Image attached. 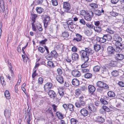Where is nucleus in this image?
Wrapping results in <instances>:
<instances>
[{
	"label": "nucleus",
	"instance_id": "f257e3e1",
	"mask_svg": "<svg viewBox=\"0 0 124 124\" xmlns=\"http://www.w3.org/2000/svg\"><path fill=\"white\" fill-rule=\"evenodd\" d=\"M94 52L93 50L89 47H85V50H82L80 51L81 59L85 62V63L81 65L82 68H86L88 66V64L87 62L89 60V55L93 54Z\"/></svg>",
	"mask_w": 124,
	"mask_h": 124
},
{
	"label": "nucleus",
	"instance_id": "f03ea898",
	"mask_svg": "<svg viewBox=\"0 0 124 124\" xmlns=\"http://www.w3.org/2000/svg\"><path fill=\"white\" fill-rule=\"evenodd\" d=\"M84 97L81 96L79 98V102L75 103V105L78 108L81 107V106H83L85 105V102L83 100Z\"/></svg>",
	"mask_w": 124,
	"mask_h": 124
},
{
	"label": "nucleus",
	"instance_id": "7ed1b4c3",
	"mask_svg": "<svg viewBox=\"0 0 124 124\" xmlns=\"http://www.w3.org/2000/svg\"><path fill=\"white\" fill-rule=\"evenodd\" d=\"M93 15V13L92 11H90L88 12H87V13L84 16V18L85 20L90 21L91 20Z\"/></svg>",
	"mask_w": 124,
	"mask_h": 124
},
{
	"label": "nucleus",
	"instance_id": "20e7f679",
	"mask_svg": "<svg viewBox=\"0 0 124 124\" xmlns=\"http://www.w3.org/2000/svg\"><path fill=\"white\" fill-rule=\"evenodd\" d=\"M63 8L64 11L66 12H70V5L69 3L67 2H64L63 3Z\"/></svg>",
	"mask_w": 124,
	"mask_h": 124
},
{
	"label": "nucleus",
	"instance_id": "39448f33",
	"mask_svg": "<svg viewBox=\"0 0 124 124\" xmlns=\"http://www.w3.org/2000/svg\"><path fill=\"white\" fill-rule=\"evenodd\" d=\"M24 113V117L25 119H26L27 118V122L28 124H31L30 122L31 121L32 119V116L31 114L29 112H28L26 114V111H25Z\"/></svg>",
	"mask_w": 124,
	"mask_h": 124
},
{
	"label": "nucleus",
	"instance_id": "423d86ee",
	"mask_svg": "<svg viewBox=\"0 0 124 124\" xmlns=\"http://www.w3.org/2000/svg\"><path fill=\"white\" fill-rule=\"evenodd\" d=\"M97 85L99 87L103 88L105 89H107L109 88L108 86L107 85L101 81L98 82L97 83Z\"/></svg>",
	"mask_w": 124,
	"mask_h": 124
},
{
	"label": "nucleus",
	"instance_id": "0eeeda50",
	"mask_svg": "<svg viewBox=\"0 0 124 124\" xmlns=\"http://www.w3.org/2000/svg\"><path fill=\"white\" fill-rule=\"evenodd\" d=\"M50 21V17L47 16H46L44 18V23L45 27L46 28L47 27L48 23Z\"/></svg>",
	"mask_w": 124,
	"mask_h": 124
},
{
	"label": "nucleus",
	"instance_id": "6e6552de",
	"mask_svg": "<svg viewBox=\"0 0 124 124\" xmlns=\"http://www.w3.org/2000/svg\"><path fill=\"white\" fill-rule=\"evenodd\" d=\"M53 86L52 84L51 83H47L44 86L45 90L46 91L47 90H49L52 88Z\"/></svg>",
	"mask_w": 124,
	"mask_h": 124
},
{
	"label": "nucleus",
	"instance_id": "1a4fd4ad",
	"mask_svg": "<svg viewBox=\"0 0 124 124\" xmlns=\"http://www.w3.org/2000/svg\"><path fill=\"white\" fill-rule=\"evenodd\" d=\"M115 58L117 60H122L124 59V55L121 54H117L115 55Z\"/></svg>",
	"mask_w": 124,
	"mask_h": 124
},
{
	"label": "nucleus",
	"instance_id": "9d476101",
	"mask_svg": "<svg viewBox=\"0 0 124 124\" xmlns=\"http://www.w3.org/2000/svg\"><path fill=\"white\" fill-rule=\"evenodd\" d=\"M113 39L118 43H120L122 39V38L117 34L114 35Z\"/></svg>",
	"mask_w": 124,
	"mask_h": 124
},
{
	"label": "nucleus",
	"instance_id": "9b49d317",
	"mask_svg": "<svg viewBox=\"0 0 124 124\" xmlns=\"http://www.w3.org/2000/svg\"><path fill=\"white\" fill-rule=\"evenodd\" d=\"M48 94L51 98L54 99L56 96V94L55 92L53 90H49L48 93Z\"/></svg>",
	"mask_w": 124,
	"mask_h": 124
},
{
	"label": "nucleus",
	"instance_id": "f8f14e48",
	"mask_svg": "<svg viewBox=\"0 0 124 124\" xmlns=\"http://www.w3.org/2000/svg\"><path fill=\"white\" fill-rule=\"evenodd\" d=\"M4 115L6 118H9L11 115L10 110L6 109L4 112Z\"/></svg>",
	"mask_w": 124,
	"mask_h": 124
},
{
	"label": "nucleus",
	"instance_id": "ddd939ff",
	"mask_svg": "<svg viewBox=\"0 0 124 124\" xmlns=\"http://www.w3.org/2000/svg\"><path fill=\"white\" fill-rule=\"evenodd\" d=\"M72 74L73 76L75 77H79L81 75L80 72L77 70H74L72 71Z\"/></svg>",
	"mask_w": 124,
	"mask_h": 124
},
{
	"label": "nucleus",
	"instance_id": "4468645a",
	"mask_svg": "<svg viewBox=\"0 0 124 124\" xmlns=\"http://www.w3.org/2000/svg\"><path fill=\"white\" fill-rule=\"evenodd\" d=\"M80 112L81 115L84 117L87 116L88 114L87 110L85 108L82 109Z\"/></svg>",
	"mask_w": 124,
	"mask_h": 124
},
{
	"label": "nucleus",
	"instance_id": "2eb2a0df",
	"mask_svg": "<svg viewBox=\"0 0 124 124\" xmlns=\"http://www.w3.org/2000/svg\"><path fill=\"white\" fill-rule=\"evenodd\" d=\"M72 84L75 86H78L79 84V81L77 79H73L72 81Z\"/></svg>",
	"mask_w": 124,
	"mask_h": 124
},
{
	"label": "nucleus",
	"instance_id": "dca6fc26",
	"mask_svg": "<svg viewBox=\"0 0 124 124\" xmlns=\"http://www.w3.org/2000/svg\"><path fill=\"white\" fill-rule=\"evenodd\" d=\"M88 89L90 93L91 94H93L94 92L95 88L93 85H90L88 86Z\"/></svg>",
	"mask_w": 124,
	"mask_h": 124
},
{
	"label": "nucleus",
	"instance_id": "f3484780",
	"mask_svg": "<svg viewBox=\"0 0 124 124\" xmlns=\"http://www.w3.org/2000/svg\"><path fill=\"white\" fill-rule=\"evenodd\" d=\"M107 49L108 53L109 54H113L115 52L114 49L111 46H108L107 48Z\"/></svg>",
	"mask_w": 124,
	"mask_h": 124
},
{
	"label": "nucleus",
	"instance_id": "a211bd4d",
	"mask_svg": "<svg viewBox=\"0 0 124 124\" xmlns=\"http://www.w3.org/2000/svg\"><path fill=\"white\" fill-rule=\"evenodd\" d=\"M72 58L73 60L77 61L78 59L79 56L77 54L74 53L72 54Z\"/></svg>",
	"mask_w": 124,
	"mask_h": 124
},
{
	"label": "nucleus",
	"instance_id": "6ab92c4d",
	"mask_svg": "<svg viewBox=\"0 0 124 124\" xmlns=\"http://www.w3.org/2000/svg\"><path fill=\"white\" fill-rule=\"evenodd\" d=\"M5 10V7L4 2L0 3V11L3 12Z\"/></svg>",
	"mask_w": 124,
	"mask_h": 124
},
{
	"label": "nucleus",
	"instance_id": "aec40b11",
	"mask_svg": "<svg viewBox=\"0 0 124 124\" xmlns=\"http://www.w3.org/2000/svg\"><path fill=\"white\" fill-rule=\"evenodd\" d=\"M57 80L61 84L62 83L64 82L62 77L60 75H57L56 77Z\"/></svg>",
	"mask_w": 124,
	"mask_h": 124
},
{
	"label": "nucleus",
	"instance_id": "412c9836",
	"mask_svg": "<svg viewBox=\"0 0 124 124\" xmlns=\"http://www.w3.org/2000/svg\"><path fill=\"white\" fill-rule=\"evenodd\" d=\"M88 107V109L92 112H95L96 111V108L92 105H89Z\"/></svg>",
	"mask_w": 124,
	"mask_h": 124
},
{
	"label": "nucleus",
	"instance_id": "4be33fe9",
	"mask_svg": "<svg viewBox=\"0 0 124 124\" xmlns=\"http://www.w3.org/2000/svg\"><path fill=\"white\" fill-rule=\"evenodd\" d=\"M4 94L6 98L9 99L10 98V94L8 90H6L4 93Z\"/></svg>",
	"mask_w": 124,
	"mask_h": 124
},
{
	"label": "nucleus",
	"instance_id": "5701e85b",
	"mask_svg": "<svg viewBox=\"0 0 124 124\" xmlns=\"http://www.w3.org/2000/svg\"><path fill=\"white\" fill-rule=\"evenodd\" d=\"M97 121L99 122L103 123L104 121V119L101 116H98L97 117Z\"/></svg>",
	"mask_w": 124,
	"mask_h": 124
},
{
	"label": "nucleus",
	"instance_id": "b1692460",
	"mask_svg": "<svg viewBox=\"0 0 124 124\" xmlns=\"http://www.w3.org/2000/svg\"><path fill=\"white\" fill-rule=\"evenodd\" d=\"M36 10L37 12L39 14H41L44 10V9L41 7H37Z\"/></svg>",
	"mask_w": 124,
	"mask_h": 124
},
{
	"label": "nucleus",
	"instance_id": "393cba45",
	"mask_svg": "<svg viewBox=\"0 0 124 124\" xmlns=\"http://www.w3.org/2000/svg\"><path fill=\"white\" fill-rule=\"evenodd\" d=\"M70 121L71 124H76L78 122V120L74 118H71Z\"/></svg>",
	"mask_w": 124,
	"mask_h": 124
},
{
	"label": "nucleus",
	"instance_id": "a878e982",
	"mask_svg": "<svg viewBox=\"0 0 124 124\" xmlns=\"http://www.w3.org/2000/svg\"><path fill=\"white\" fill-rule=\"evenodd\" d=\"M94 48L96 51H98L100 49L101 46L99 45L96 44L94 45Z\"/></svg>",
	"mask_w": 124,
	"mask_h": 124
},
{
	"label": "nucleus",
	"instance_id": "bb28decb",
	"mask_svg": "<svg viewBox=\"0 0 124 124\" xmlns=\"http://www.w3.org/2000/svg\"><path fill=\"white\" fill-rule=\"evenodd\" d=\"M84 76L85 78H89L92 77V75L90 73H87L85 74Z\"/></svg>",
	"mask_w": 124,
	"mask_h": 124
},
{
	"label": "nucleus",
	"instance_id": "cd10ccee",
	"mask_svg": "<svg viewBox=\"0 0 124 124\" xmlns=\"http://www.w3.org/2000/svg\"><path fill=\"white\" fill-rule=\"evenodd\" d=\"M108 95L109 96L111 97H114L115 96V94L114 92L111 91H109L108 93Z\"/></svg>",
	"mask_w": 124,
	"mask_h": 124
},
{
	"label": "nucleus",
	"instance_id": "c85d7f7f",
	"mask_svg": "<svg viewBox=\"0 0 124 124\" xmlns=\"http://www.w3.org/2000/svg\"><path fill=\"white\" fill-rule=\"evenodd\" d=\"M111 73L112 76L114 77H116L119 75V72L116 70H113Z\"/></svg>",
	"mask_w": 124,
	"mask_h": 124
},
{
	"label": "nucleus",
	"instance_id": "c756f323",
	"mask_svg": "<svg viewBox=\"0 0 124 124\" xmlns=\"http://www.w3.org/2000/svg\"><path fill=\"white\" fill-rule=\"evenodd\" d=\"M56 115L59 119H62L63 118V116L62 114L59 112H57L56 113Z\"/></svg>",
	"mask_w": 124,
	"mask_h": 124
},
{
	"label": "nucleus",
	"instance_id": "7c9ffc66",
	"mask_svg": "<svg viewBox=\"0 0 124 124\" xmlns=\"http://www.w3.org/2000/svg\"><path fill=\"white\" fill-rule=\"evenodd\" d=\"M84 33L86 35L89 36L91 35L92 32L91 30L90 31L88 30H87L84 31Z\"/></svg>",
	"mask_w": 124,
	"mask_h": 124
},
{
	"label": "nucleus",
	"instance_id": "2f4dec72",
	"mask_svg": "<svg viewBox=\"0 0 124 124\" xmlns=\"http://www.w3.org/2000/svg\"><path fill=\"white\" fill-rule=\"evenodd\" d=\"M36 26L38 29L40 31H42L43 29L41 24L39 23H37L36 24Z\"/></svg>",
	"mask_w": 124,
	"mask_h": 124
},
{
	"label": "nucleus",
	"instance_id": "473e14b6",
	"mask_svg": "<svg viewBox=\"0 0 124 124\" xmlns=\"http://www.w3.org/2000/svg\"><path fill=\"white\" fill-rule=\"evenodd\" d=\"M100 67L98 65L95 66L93 68V70L95 72L99 71L100 69Z\"/></svg>",
	"mask_w": 124,
	"mask_h": 124
},
{
	"label": "nucleus",
	"instance_id": "72a5a7b5",
	"mask_svg": "<svg viewBox=\"0 0 124 124\" xmlns=\"http://www.w3.org/2000/svg\"><path fill=\"white\" fill-rule=\"evenodd\" d=\"M94 29L95 31L97 32H100L101 31V28L99 26L94 27Z\"/></svg>",
	"mask_w": 124,
	"mask_h": 124
},
{
	"label": "nucleus",
	"instance_id": "f704fd0d",
	"mask_svg": "<svg viewBox=\"0 0 124 124\" xmlns=\"http://www.w3.org/2000/svg\"><path fill=\"white\" fill-rule=\"evenodd\" d=\"M103 37H105L106 40H110L112 39V36L109 35H103Z\"/></svg>",
	"mask_w": 124,
	"mask_h": 124
},
{
	"label": "nucleus",
	"instance_id": "c9c22d12",
	"mask_svg": "<svg viewBox=\"0 0 124 124\" xmlns=\"http://www.w3.org/2000/svg\"><path fill=\"white\" fill-rule=\"evenodd\" d=\"M74 106L71 104H69L68 105V108H69L70 111H74Z\"/></svg>",
	"mask_w": 124,
	"mask_h": 124
},
{
	"label": "nucleus",
	"instance_id": "e433bc0d",
	"mask_svg": "<svg viewBox=\"0 0 124 124\" xmlns=\"http://www.w3.org/2000/svg\"><path fill=\"white\" fill-rule=\"evenodd\" d=\"M94 13L95 15L99 16L101 15L102 14V13L100 10H97L94 11Z\"/></svg>",
	"mask_w": 124,
	"mask_h": 124
},
{
	"label": "nucleus",
	"instance_id": "4c0bfd02",
	"mask_svg": "<svg viewBox=\"0 0 124 124\" xmlns=\"http://www.w3.org/2000/svg\"><path fill=\"white\" fill-rule=\"evenodd\" d=\"M4 77L3 76L0 77V80L1 83L3 86L5 85V82L4 79Z\"/></svg>",
	"mask_w": 124,
	"mask_h": 124
},
{
	"label": "nucleus",
	"instance_id": "58836bf2",
	"mask_svg": "<svg viewBox=\"0 0 124 124\" xmlns=\"http://www.w3.org/2000/svg\"><path fill=\"white\" fill-rule=\"evenodd\" d=\"M12 68L11 67H9V70L10 71V72L11 74V77L12 79L14 78L15 77L14 72L13 70H12Z\"/></svg>",
	"mask_w": 124,
	"mask_h": 124
},
{
	"label": "nucleus",
	"instance_id": "ea45409f",
	"mask_svg": "<svg viewBox=\"0 0 124 124\" xmlns=\"http://www.w3.org/2000/svg\"><path fill=\"white\" fill-rule=\"evenodd\" d=\"M75 93L76 95L79 96L81 93V91L79 89H77L75 90Z\"/></svg>",
	"mask_w": 124,
	"mask_h": 124
},
{
	"label": "nucleus",
	"instance_id": "a19ab883",
	"mask_svg": "<svg viewBox=\"0 0 124 124\" xmlns=\"http://www.w3.org/2000/svg\"><path fill=\"white\" fill-rule=\"evenodd\" d=\"M47 65L48 66L51 67H52L54 66V65L53 62L51 61H48L47 62Z\"/></svg>",
	"mask_w": 124,
	"mask_h": 124
},
{
	"label": "nucleus",
	"instance_id": "79ce46f5",
	"mask_svg": "<svg viewBox=\"0 0 124 124\" xmlns=\"http://www.w3.org/2000/svg\"><path fill=\"white\" fill-rule=\"evenodd\" d=\"M46 111L48 113L50 114L52 116V117L53 116V112L51 110V109L50 108H49L48 109L46 110Z\"/></svg>",
	"mask_w": 124,
	"mask_h": 124
},
{
	"label": "nucleus",
	"instance_id": "37998d69",
	"mask_svg": "<svg viewBox=\"0 0 124 124\" xmlns=\"http://www.w3.org/2000/svg\"><path fill=\"white\" fill-rule=\"evenodd\" d=\"M62 35L64 37H68L69 36V34L67 32L64 31L62 33Z\"/></svg>",
	"mask_w": 124,
	"mask_h": 124
},
{
	"label": "nucleus",
	"instance_id": "c03bdc74",
	"mask_svg": "<svg viewBox=\"0 0 124 124\" xmlns=\"http://www.w3.org/2000/svg\"><path fill=\"white\" fill-rule=\"evenodd\" d=\"M106 31L110 33L111 34H113L115 33V32L113 31L110 29L107 28L106 30Z\"/></svg>",
	"mask_w": 124,
	"mask_h": 124
},
{
	"label": "nucleus",
	"instance_id": "a18cd8bd",
	"mask_svg": "<svg viewBox=\"0 0 124 124\" xmlns=\"http://www.w3.org/2000/svg\"><path fill=\"white\" fill-rule=\"evenodd\" d=\"M115 63V62L111 61H110V62L109 63V64L110 66L112 67H114L116 65Z\"/></svg>",
	"mask_w": 124,
	"mask_h": 124
},
{
	"label": "nucleus",
	"instance_id": "49530a36",
	"mask_svg": "<svg viewBox=\"0 0 124 124\" xmlns=\"http://www.w3.org/2000/svg\"><path fill=\"white\" fill-rule=\"evenodd\" d=\"M89 5L93 8H96L98 7L97 5L94 3H91L89 4Z\"/></svg>",
	"mask_w": 124,
	"mask_h": 124
},
{
	"label": "nucleus",
	"instance_id": "de8ad7c7",
	"mask_svg": "<svg viewBox=\"0 0 124 124\" xmlns=\"http://www.w3.org/2000/svg\"><path fill=\"white\" fill-rule=\"evenodd\" d=\"M38 50L41 53H43L45 51V49L43 47H41L39 46L38 48Z\"/></svg>",
	"mask_w": 124,
	"mask_h": 124
},
{
	"label": "nucleus",
	"instance_id": "09e8293b",
	"mask_svg": "<svg viewBox=\"0 0 124 124\" xmlns=\"http://www.w3.org/2000/svg\"><path fill=\"white\" fill-rule=\"evenodd\" d=\"M102 107L104 111L108 112H109V109L106 106L103 105L102 106Z\"/></svg>",
	"mask_w": 124,
	"mask_h": 124
},
{
	"label": "nucleus",
	"instance_id": "8fccbe9b",
	"mask_svg": "<svg viewBox=\"0 0 124 124\" xmlns=\"http://www.w3.org/2000/svg\"><path fill=\"white\" fill-rule=\"evenodd\" d=\"M26 85V84L25 83H24L21 86V88L22 90L25 93V92L26 91V89L25 88V87Z\"/></svg>",
	"mask_w": 124,
	"mask_h": 124
},
{
	"label": "nucleus",
	"instance_id": "3c124183",
	"mask_svg": "<svg viewBox=\"0 0 124 124\" xmlns=\"http://www.w3.org/2000/svg\"><path fill=\"white\" fill-rule=\"evenodd\" d=\"M100 39L101 43H103L106 42V40L105 37H103H103L101 38Z\"/></svg>",
	"mask_w": 124,
	"mask_h": 124
},
{
	"label": "nucleus",
	"instance_id": "603ef678",
	"mask_svg": "<svg viewBox=\"0 0 124 124\" xmlns=\"http://www.w3.org/2000/svg\"><path fill=\"white\" fill-rule=\"evenodd\" d=\"M81 69V71L83 73H86L89 71V70L86 68H82Z\"/></svg>",
	"mask_w": 124,
	"mask_h": 124
},
{
	"label": "nucleus",
	"instance_id": "864d4df0",
	"mask_svg": "<svg viewBox=\"0 0 124 124\" xmlns=\"http://www.w3.org/2000/svg\"><path fill=\"white\" fill-rule=\"evenodd\" d=\"M57 71L58 74L59 75H61L62 73V70L60 68H58L57 69Z\"/></svg>",
	"mask_w": 124,
	"mask_h": 124
},
{
	"label": "nucleus",
	"instance_id": "5fc2aeb1",
	"mask_svg": "<svg viewBox=\"0 0 124 124\" xmlns=\"http://www.w3.org/2000/svg\"><path fill=\"white\" fill-rule=\"evenodd\" d=\"M52 1L53 6H56L58 5V2L56 0H52Z\"/></svg>",
	"mask_w": 124,
	"mask_h": 124
},
{
	"label": "nucleus",
	"instance_id": "6e6d98bb",
	"mask_svg": "<svg viewBox=\"0 0 124 124\" xmlns=\"http://www.w3.org/2000/svg\"><path fill=\"white\" fill-rule=\"evenodd\" d=\"M43 79L42 78L40 77L39 78L38 80V83L39 84H42L43 82Z\"/></svg>",
	"mask_w": 124,
	"mask_h": 124
},
{
	"label": "nucleus",
	"instance_id": "4d7b16f0",
	"mask_svg": "<svg viewBox=\"0 0 124 124\" xmlns=\"http://www.w3.org/2000/svg\"><path fill=\"white\" fill-rule=\"evenodd\" d=\"M101 102L104 104H106L108 103V102L106 100L103 99H100Z\"/></svg>",
	"mask_w": 124,
	"mask_h": 124
},
{
	"label": "nucleus",
	"instance_id": "13d9d810",
	"mask_svg": "<svg viewBox=\"0 0 124 124\" xmlns=\"http://www.w3.org/2000/svg\"><path fill=\"white\" fill-rule=\"evenodd\" d=\"M52 107L54 111V112H56L57 108V106L55 104H53L52 105Z\"/></svg>",
	"mask_w": 124,
	"mask_h": 124
},
{
	"label": "nucleus",
	"instance_id": "bf43d9fd",
	"mask_svg": "<svg viewBox=\"0 0 124 124\" xmlns=\"http://www.w3.org/2000/svg\"><path fill=\"white\" fill-rule=\"evenodd\" d=\"M67 23L69 25H72L73 24V22L71 20H70L67 21Z\"/></svg>",
	"mask_w": 124,
	"mask_h": 124
},
{
	"label": "nucleus",
	"instance_id": "052dcab7",
	"mask_svg": "<svg viewBox=\"0 0 124 124\" xmlns=\"http://www.w3.org/2000/svg\"><path fill=\"white\" fill-rule=\"evenodd\" d=\"M32 26V29L34 31H36L37 30L36 27L37 26H35L34 25V24L33 23H31Z\"/></svg>",
	"mask_w": 124,
	"mask_h": 124
},
{
	"label": "nucleus",
	"instance_id": "680f3d73",
	"mask_svg": "<svg viewBox=\"0 0 124 124\" xmlns=\"http://www.w3.org/2000/svg\"><path fill=\"white\" fill-rule=\"evenodd\" d=\"M87 13L85 10H82L80 11V14L84 16Z\"/></svg>",
	"mask_w": 124,
	"mask_h": 124
},
{
	"label": "nucleus",
	"instance_id": "e2e57ef3",
	"mask_svg": "<svg viewBox=\"0 0 124 124\" xmlns=\"http://www.w3.org/2000/svg\"><path fill=\"white\" fill-rule=\"evenodd\" d=\"M51 54L52 56H55L56 55V52L55 50H53L51 52Z\"/></svg>",
	"mask_w": 124,
	"mask_h": 124
},
{
	"label": "nucleus",
	"instance_id": "0e129e2a",
	"mask_svg": "<svg viewBox=\"0 0 124 124\" xmlns=\"http://www.w3.org/2000/svg\"><path fill=\"white\" fill-rule=\"evenodd\" d=\"M37 4H41L43 2V0H35Z\"/></svg>",
	"mask_w": 124,
	"mask_h": 124
},
{
	"label": "nucleus",
	"instance_id": "69168bd1",
	"mask_svg": "<svg viewBox=\"0 0 124 124\" xmlns=\"http://www.w3.org/2000/svg\"><path fill=\"white\" fill-rule=\"evenodd\" d=\"M71 50L73 52H76L77 51V48L75 46H73Z\"/></svg>",
	"mask_w": 124,
	"mask_h": 124
},
{
	"label": "nucleus",
	"instance_id": "338daca9",
	"mask_svg": "<svg viewBox=\"0 0 124 124\" xmlns=\"http://www.w3.org/2000/svg\"><path fill=\"white\" fill-rule=\"evenodd\" d=\"M110 14L111 16H115L117 15L118 13L115 12H112L110 13Z\"/></svg>",
	"mask_w": 124,
	"mask_h": 124
},
{
	"label": "nucleus",
	"instance_id": "774afa93",
	"mask_svg": "<svg viewBox=\"0 0 124 124\" xmlns=\"http://www.w3.org/2000/svg\"><path fill=\"white\" fill-rule=\"evenodd\" d=\"M121 50V48L119 46H117L116 49V51L117 52H120Z\"/></svg>",
	"mask_w": 124,
	"mask_h": 124
}]
</instances>
